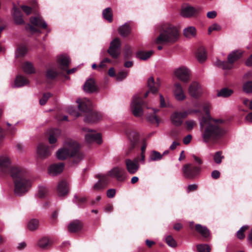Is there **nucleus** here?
<instances>
[{
	"label": "nucleus",
	"instance_id": "nucleus-33",
	"mask_svg": "<svg viewBox=\"0 0 252 252\" xmlns=\"http://www.w3.org/2000/svg\"><path fill=\"white\" fill-rule=\"evenodd\" d=\"M61 131L59 129H54L50 133L49 137L50 144H53L57 141V138L60 135Z\"/></svg>",
	"mask_w": 252,
	"mask_h": 252
},
{
	"label": "nucleus",
	"instance_id": "nucleus-54",
	"mask_svg": "<svg viewBox=\"0 0 252 252\" xmlns=\"http://www.w3.org/2000/svg\"><path fill=\"white\" fill-rule=\"evenodd\" d=\"M210 107H211V105L208 102L205 103L204 104L203 110L207 115L206 117H203L205 119H208L209 117L210 118H211V117L210 116V113H209V110H210Z\"/></svg>",
	"mask_w": 252,
	"mask_h": 252
},
{
	"label": "nucleus",
	"instance_id": "nucleus-27",
	"mask_svg": "<svg viewBox=\"0 0 252 252\" xmlns=\"http://www.w3.org/2000/svg\"><path fill=\"white\" fill-rule=\"evenodd\" d=\"M183 34L187 38H192L196 36V30L193 26L187 27L183 30Z\"/></svg>",
	"mask_w": 252,
	"mask_h": 252
},
{
	"label": "nucleus",
	"instance_id": "nucleus-51",
	"mask_svg": "<svg viewBox=\"0 0 252 252\" xmlns=\"http://www.w3.org/2000/svg\"><path fill=\"white\" fill-rule=\"evenodd\" d=\"M198 252H210V247L206 244L198 245L196 246Z\"/></svg>",
	"mask_w": 252,
	"mask_h": 252
},
{
	"label": "nucleus",
	"instance_id": "nucleus-13",
	"mask_svg": "<svg viewBox=\"0 0 252 252\" xmlns=\"http://www.w3.org/2000/svg\"><path fill=\"white\" fill-rule=\"evenodd\" d=\"M121 41L118 38L113 39L108 49V53L113 59H117L121 54Z\"/></svg>",
	"mask_w": 252,
	"mask_h": 252
},
{
	"label": "nucleus",
	"instance_id": "nucleus-42",
	"mask_svg": "<svg viewBox=\"0 0 252 252\" xmlns=\"http://www.w3.org/2000/svg\"><path fill=\"white\" fill-rule=\"evenodd\" d=\"M39 222L37 220L32 219L28 223V228L31 230H34L38 227Z\"/></svg>",
	"mask_w": 252,
	"mask_h": 252
},
{
	"label": "nucleus",
	"instance_id": "nucleus-19",
	"mask_svg": "<svg viewBox=\"0 0 252 252\" xmlns=\"http://www.w3.org/2000/svg\"><path fill=\"white\" fill-rule=\"evenodd\" d=\"M126 168L128 172L130 174H135L139 168V165L138 162V159L134 160L130 159H126L125 160Z\"/></svg>",
	"mask_w": 252,
	"mask_h": 252
},
{
	"label": "nucleus",
	"instance_id": "nucleus-40",
	"mask_svg": "<svg viewBox=\"0 0 252 252\" xmlns=\"http://www.w3.org/2000/svg\"><path fill=\"white\" fill-rule=\"evenodd\" d=\"M27 52V49L24 45H20L17 47L15 52L16 57L24 56Z\"/></svg>",
	"mask_w": 252,
	"mask_h": 252
},
{
	"label": "nucleus",
	"instance_id": "nucleus-62",
	"mask_svg": "<svg viewBox=\"0 0 252 252\" xmlns=\"http://www.w3.org/2000/svg\"><path fill=\"white\" fill-rule=\"evenodd\" d=\"M192 139V136L190 134H188L183 139V142L185 144L187 145L189 144Z\"/></svg>",
	"mask_w": 252,
	"mask_h": 252
},
{
	"label": "nucleus",
	"instance_id": "nucleus-14",
	"mask_svg": "<svg viewBox=\"0 0 252 252\" xmlns=\"http://www.w3.org/2000/svg\"><path fill=\"white\" fill-rule=\"evenodd\" d=\"M83 130L88 132L85 136L87 143L95 142L99 144L102 143L101 135L100 133H96L94 130L86 127L83 128Z\"/></svg>",
	"mask_w": 252,
	"mask_h": 252
},
{
	"label": "nucleus",
	"instance_id": "nucleus-24",
	"mask_svg": "<svg viewBox=\"0 0 252 252\" xmlns=\"http://www.w3.org/2000/svg\"><path fill=\"white\" fill-rule=\"evenodd\" d=\"M147 83L150 91L152 93L155 94L157 92L160 85V81L158 78L157 81H155L153 77H150L148 79Z\"/></svg>",
	"mask_w": 252,
	"mask_h": 252
},
{
	"label": "nucleus",
	"instance_id": "nucleus-50",
	"mask_svg": "<svg viewBox=\"0 0 252 252\" xmlns=\"http://www.w3.org/2000/svg\"><path fill=\"white\" fill-rule=\"evenodd\" d=\"M107 182L102 179L100 180L94 186V189L95 190H99L103 189L106 186Z\"/></svg>",
	"mask_w": 252,
	"mask_h": 252
},
{
	"label": "nucleus",
	"instance_id": "nucleus-15",
	"mask_svg": "<svg viewBox=\"0 0 252 252\" xmlns=\"http://www.w3.org/2000/svg\"><path fill=\"white\" fill-rule=\"evenodd\" d=\"M127 136L129 140V148L134 149L139 143V135L137 132L132 130L126 131Z\"/></svg>",
	"mask_w": 252,
	"mask_h": 252
},
{
	"label": "nucleus",
	"instance_id": "nucleus-3",
	"mask_svg": "<svg viewBox=\"0 0 252 252\" xmlns=\"http://www.w3.org/2000/svg\"><path fill=\"white\" fill-rule=\"evenodd\" d=\"M80 145L77 142L72 139H67L63 143V147L57 152V158L63 160L68 157H73V162L77 163L83 159L84 155L79 152Z\"/></svg>",
	"mask_w": 252,
	"mask_h": 252
},
{
	"label": "nucleus",
	"instance_id": "nucleus-41",
	"mask_svg": "<svg viewBox=\"0 0 252 252\" xmlns=\"http://www.w3.org/2000/svg\"><path fill=\"white\" fill-rule=\"evenodd\" d=\"M47 193L48 189L45 186L43 185L39 186L38 192L36 194L38 197L40 198H43L47 194Z\"/></svg>",
	"mask_w": 252,
	"mask_h": 252
},
{
	"label": "nucleus",
	"instance_id": "nucleus-5",
	"mask_svg": "<svg viewBox=\"0 0 252 252\" xmlns=\"http://www.w3.org/2000/svg\"><path fill=\"white\" fill-rule=\"evenodd\" d=\"M78 104V108L82 111L88 112L85 116V121L87 123H95L102 118V114L98 112L92 110L93 104L91 101L87 98L84 100L78 99L76 101Z\"/></svg>",
	"mask_w": 252,
	"mask_h": 252
},
{
	"label": "nucleus",
	"instance_id": "nucleus-20",
	"mask_svg": "<svg viewBox=\"0 0 252 252\" xmlns=\"http://www.w3.org/2000/svg\"><path fill=\"white\" fill-rule=\"evenodd\" d=\"M173 92L175 98L179 101H183L186 97L183 88L179 83L174 84Z\"/></svg>",
	"mask_w": 252,
	"mask_h": 252
},
{
	"label": "nucleus",
	"instance_id": "nucleus-39",
	"mask_svg": "<svg viewBox=\"0 0 252 252\" xmlns=\"http://www.w3.org/2000/svg\"><path fill=\"white\" fill-rule=\"evenodd\" d=\"M162 158V155L159 152L156 151H153L150 155L149 158V161H158L160 160Z\"/></svg>",
	"mask_w": 252,
	"mask_h": 252
},
{
	"label": "nucleus",
	"instance_id": "nucleus-55",
	"mask_svg": "<svg viewBox=\"0 0 252 252\" xmlns=\"http://www.w3.org/2000/svg\"><path fill=\"white\" fill-rule=\"evenodd\" d=\"M57 75V72L53 69L48 70L46 73V76L49 79H53L55 78Z\"/></svg>",
	"mask_w": 252,
	"mask_h": 252
},
{
	"label": "nucleus",
	"instance_id": "nucleus-46",
	"mask_svg": "<svg viewBox=\"0 0 252 252\" xmlns=\"http://www.w3.org/2000/svg\"><path fill=\"white\" fill-rule=\"evenodd\" d=\"M165 241L169 247H175L177 245L175 240L171 235H168L165 237Z\"/></svg>",
	"mask_w": 252,
	"mask_h": 252
},
{
	"label": "nucleus",
	"instance_id": "nucleus-30",
	"mask_svg": "<svg viewBox=\"0 0 252 252\" xmlns=\"http://www.w3.org/2000/svg\"><path fill=\"white\" fill-rule=\"evenodd\" d=\"M29 82V81L23 76L18 75L15 78L13 87H21L28 84Z\"/></svg>",
	"mask_w": 252,
	"mask_h": 252
},
{
	"label": "nucleus",
	"instance_id": "nucleus-43",
	"mask_svg": "<svg viewBox=\"0 0 252 252\" xmlns=\"http://www.w3.org/2000/svg\"><path fill=\"white\" fill-rule=\"evenodd\" d=\"M132 55L131 48L128 45H126L124 48V57L125 59L130 58Z\"/></svg>",
	"mask_w": 252,
	"mask_h": 252
},
{
	"label": "nucleus",
	"instance_id": "nucleus-23",
	"mask_svg": "<svg viewBox=\"0 0 252 252\" xmlns=\"http://www.w3.org/2000/svg\"><path fill=\"white\" fill-rule=\"evenodd\" d=\"M12 16L16 24L22 25L24 24V20L23 19L22 14L20 9L15 5L12 9Z\"/></svg>",
	"mask_w": 252,
	"mask_h": 252
},
{
	"label": "nucleus",
	"instance_id": "nucleus-31",
	"mask_svg": "<svg viewBox=\"0 0 252 252\" xmlns=\"http://www.w3.org/2000/svg\"><path fill=\"white\" fill-rule=\"evenodd\" d=\"M119 34L123 37L127 36L130 32L131 28L129 23L127 22L120 26L118 30Z\"/></svg>",
	"mask_w": 252,
	"mask_h": 252
},
{
	"label": "nucleus",
	"instance_id": "nucleus-61",
	"mask_svg": "<svg viewBox=\"0 0 252 252\" xmlns=\"http://www.w3.org/2000/svg\"><path fill=\"white\" fill-rule=\"evenodd\" d=\"M243 103L246 106L252 110V99H245L243 101Z\"/></svg>",
	"mask_w": 252,
	"mask_h": 252
},
{
	"label": "nucleus",
	"instance_id": "nucleus-6",
	"mask_svg": "<svg viewBox=\"0 0 252 252\" xmlns=\"http://www.w3.org/2000/svg\"><path fill=\"white\" fill-rule=\"evenodd\" d=\"M242 52L240 51H235L231 52L228 56V62L221 61L217 59L215 65L223 70H230L233 67V63L241 58Z\"/></svg>",
	"mask_w": 252,
	"mask_h": 252
},
{
	"label": "nucleus",
	"instance_id": "nucleus-45",
	"mask_svg": "<svg viewBox=\"0 0 252 252\" xmlns=\"http://www.w3.org/2000/svg\"><path fill=\"white\" fill-rule=\"evenodd\" d=\"M223 158L224 157L222 155V152L220 151L216 152L213 157L214 161L217 164H220Z\"/></svg>",
	"mask_w": 252,
	"mask_h": 252
},
{
	"label": "nucleus",
	"instance_id": "nucleus-52",
	"mask_svg": "<svg viewBox=\"0 0 252 252\" xmlns=\"http://www.w3.org/2000/svg\"><path fill=\"white\" fill-rule=\"evenodd\" d=\"M185 125L186 129L190 131L192 130L195 126H196V123L195 121L189 120L186 122Z\"/></svg>",
	"mask_w": 252,
	"mask_h": 252
},
{
	"label": "nucleus",
	"instance_id": "nucleus-60",
	"mask_svg": "<svg viewBox=\"0 0 252 252\" xmlns=\"http://www.w3.org/2000/svg\"><path fill=\"white\" fill-rule=\"evenodd\" d=\"M217 15V12L215 11H209L207 14V17L209 19H214Z\"/></svg>",
	"mask_w": 252,
	"mask_h": 252
},
{
	"label": "nucleus",
	"instance_id": "nucleus-1",
	"mask_svg": "<svg viewBox=\"0 0 252 252\" xmlns=\"http://www.w3.org/2000/svg\"><path fill=\"white\" fill-rule=\"evenodd\" d=\"M10 173L14 180V193L21 196L25 194L32 186V181L27 176V172L23 168L12 166L10 158L6 155L0 156V175Z\"/></svg>",
	"mask_w": 252,
	"mask_h": 252
},
{
	"label": "nucleus",
	"instance_id": "nucleus-47",
	"mask_svg": "<svg viewBox=\"0 0 252 252\" xmlns=\"http://www.w3.org/2000/svg\"><path fill=\"white\" fill-rule=\"evenodd\" d=\"M248 228V225H244L237 232L236 235L238 239H243L245 238L244 232Z\"/></svg>",
	"mask_w": 252,
	"mask_h": 252
},
{
	"label": "nucleus",
	"instance_id": "nucleus-8",
	"mask_svg": "<svg viewBox=\"0 0 252 252\" xmlns=\"http://www.w3.org/2000/svg\"><path fill=\"white\" fill-rule=\"evenodd\" d=\"M182 170L186 178L192 179L200 173L201 168L200 166H196L192 163H187L183 166Z\"/></svg>",
	"mask_w": 252,
	"mask_h": 252
},
{
	"label": "nucleus",
	"instance_id": "nucleus-7",
	"mask_svg": "<svg viewBox=\"0 0 252 252\" xmlns=\"http://www.w3.org/2000/svg\"><path fill=\"white\" fill-rule=\"evenodd\" d=\"M144 105V103L141 96L138 94L134 95L131 103L130 109L135 117H139L143 115Z\"/></svg>",
	"mask_w": 252,
	"mask_h": 252
},
{
	"label": "nucleus",
	"instance_id": "nucleus-4",
	"mask_svg": "<svg viewBox=\"0 0 252 252\" xmlns=\"http://www.w3.org/2000/svg\"><path fill=\"white\" fill-rule=\"evenodd\" d=\"M179 31L175 26L165 24L161 26L160 33L155 42L157 44L174 43L179 39Z\"/></svg>",
	"mask_w": 252,
	"mask_h": 252
},
{
	"label": "nucleus",
	"instance_id": "nucleus-56",
	"mask_svg": "<svg viewBox=\"0 0 252 252\" xmlns=\"http://www.w3.org/2000/svg\"><path fill=\"white\" fill-rule=\"evenodd\" d=\"M51 94L50 93H46L43 94L42 97L40 99L39 103L40 105H43L45 104L47 100L51 96Z\"/></svg>",
	"mask_w": 252,
	"mask_h": 252
},
{
	"label": "nucleus",
	"instance_id": "nucleus-48",
	"mask_svg": "<svg viewBox=\"0 0 252 252\" xmlns=\"http://www.w3.org/2000/svg\"><path fill=\"white\" fill-rule=\"evenodd\" d=\"M243 91L246 93H252V81L245 83L243 87Z\"/></svg>",
	"mask_w": 252,
	"mask_h": 252
},
{
	"label": "nucleus",
	"instance_id": "nucleus-36",
	"mask_svg": "<svg viewBox=\"0 0 252 252\" xmlns=\"http://www.w3.org/2000/svg\"><path fill=\"white\" fill-rule=\"evenodd\" d=\"M233 93V91L229 89L225 88L221 89L218 92L217 96L223 97H227L230 96Z\"/></svg>",
	"mask_w": 252,
	"mask_h": 252
},
{
	"label": "nucleus",
	"instance_id": "nucleus-17",
	"mask_svg": "<svg viewBox=\"0 0 252 252\" xmlns=\"http://www.w3.org/2000/svg\"><path fill=\"white\" fill-rule=\"evenodd\" d=\"M54 147H49L43 143H40L37 148V153L39 157L45 158L50 155Z\"/></svg>",
	"mask_w": 252,
	"mask_h": 252
},
{
	"label": "nucleus",
	"instance_id": "nucleus-25",
	"mask_svg": "<svg viewBox=\"0 0 252 252\" xmlns=\"http://www.w3.org/2000/svg\"><path fill=\"white\" fill-rule=\"evenodd\" d=\"M84 90L89 93H92L96 90V85L93 79H89L85 82L84 85Z\"/></svg>",
	"mask_w": 252,
	"mask_h": 252
},
{
	"label": "nucleus",
	"instance_id": "nucleus-44",
	"mask_svg": "<svg viewBox=\"0 0 252 252\" xmlns=\"http://www.w3.org/2000/svg\"><path fill=\"white\" fill-rule=\"evenodd\" d=\"M153 111L154 114L151 116H148L147 117V119L152 123H155L158 125L159 123V120L155 115L158 111V110L156 109H153Z\"/></svg>",
	"mask_w": 252,
	"mask_h": 252
},
{
	"label": "nucleus",
	"instance_id": "nucleus-11",
	"mask_svg": "<svg viewBox=\"0 0 252 252\" xmlns=\"http://www.w3.org/2000/svg\"><path fill=\"white\" fill-rule=\"evenodd\" d=\"M198 110H189L188 111L183 112H177L173 113L171 116V121L172 123L175 126H179L183 123V119L187 117L189 114L197 113L199 112Z\"/></svg>",
	"mask_w": 252,
	"mask_h": 252
},
{
	"label": "nucleus",
	"instance_id": "nucleus-64",
	"mask_svg": "<svg viewBox=\"0 0 252 252\" xmlns=\"http://www.w3.org/2000/svg\"><path fill=\"white\" fill-rule=\"evenodd\" d=\"M197 188V186L196 184H191L188 186L187 191L189 192L191 191L195 190Z\"/></svg>",
	"mask_w": 252,
	"mask_h": 252
},
{
	"label": "nucleus",
	"instance_id": "nucleus-53",
	"mask_svg": "<svg viewBox=\"0 0 252 252\" xmlns=\"http://www.w3.org/2000/svg\"><path fill=\"white\" fill-rule=\"evenodd\" d=\"M221 29V27L218 24L215 23L208 28V32L210 34L213 31H220Z\"/></svg>",
	"mask_w": 252,
	"mask_h": 252
},
{
	"label": "nucleus",
	"instance_id": "nucleus-21",
	"mask_svg": "<svg viewBox=\"0 0 252 252\" xmlns=\"http://www.w3.org/2000/svg\"><path fill=\"white\" fill-rule=\"evenodd\" d=\"M57 190L59 196H66L69 190L68 182L66 180H62L59 182L57 187Z\"/></svg>",
	"mask_w": 252,
	"mask_h": 252
},
{
	"label": "nucleus",
	"instance_id": "nucleus-34",
	"mask_svg": "<svg viewBox=\"0 0 252 252\" xmlns=\"http://www.w3.org/2000/svg\"><path fill=\"white\" fill-rule=\"evenodd\" d=\"M103 18L107 20L109 23L113 21V13L112 9L110 7H107L104 9L102 11Z\"/></svg>",
	"mask_w": 252,
	"mask_h": 252
},
{
	"label": "nucleus",
	"instance_id": "nucleus-10",
	"mask_svg": "<svg viewBox=\"0 0 252 252\" xmlns=\"http://www.w3.org/2000/svg\"><path fill=\"white\" fill-rule=\"evenodd\" d=\"M201 10L200 7H193L189 4H185L181 7L180 14L183 17L190 18L197 16Z\"/></svg>",
	"mask_w": 252,
	"mask_h": 252
},
{
	"label": "nucleus",
	"instance_id": "nucleus-2",
	"mask_svg": "<svg viewBox=\"0 0 252 252\" xmlns=\"http://www.w3.org/2000/svg\"><path fill=\"white\" fill-rule=\"evenodd\" d=\"M222 122L221 120H215L209 117L208 119L202 117L200 125L201 128L204 127L202 137L205 142L217 140L226 133V130L220 126Z\"/></svg>",
	"mask_w": 252,
	"mask_h": 252
},
{
	"label": "nucleus",
	"instance_id": "nucleus-49",
	"mask_svg": "<svg viewBox=\"0 0 252 252\" xmlns=\"http://www.w3.org/2000/svg\"><path fill=\"white\" fill-rule=\"evenodd\" d=\"M128 71L122 70L118 73L116 77V79L118 81H121L126 77Z\"/></svg>",
	"mask_w": 252,
	"mask_h": 252
},
{
	"label": "nucleus",
	"instance_id": "nucleus-28",
	"mask_svg": "<svg viewBox=\"0 0 252 252\" xmlns=\"http://www.w3.org/2000/svg\"><path fill=\"white\" fill-rule=\"evenodd\" d=\"M196 57L200 63H203L206 60L207 53L205 49L203 47H200L197 49Z\"/></svg>",
	"mask_w": 252,
	"mask_h": 252
},
{
	"label": "nucleus",
	"instance_id": "nucleus-9",
	"mask_svg": "<svg viewBox=\"0 0 252 252\" xmlns=\"http://www.w3.org/2000/svg\"><path fill=\"white\" fill-rule=\"evenodd\" d=\"M30 22L32 25L29 24L26 27V29L32 34L40 32L39 30L37 28L34 27V26L36 27H41L43 29H46L47 27V23L39 16L31 17Z\"/></svg>",
	"mask_w": 252,
	"mask_h": 252
},
{
	"label": "nucleus",
	"instance_id": "nucleus-29",
	"mask_svg": "<svg viewBox=\"0 0 252 252\" xmlns=\"http://www.w3.org/2000/svg\"><path fill=\"white\" fill-rule=\"evenodd\" d=\"M82 224L81 221L76 220L71 222L68 225V229L70 232H76L82 228Z\"/></svg>",
	"mask_w": 252,
	"mask_h": 252
},
{
	"label": "nucleus",
	"instance_id": "nucleus-26",
	"mask_svg": "<svg viewBox=\"0 0 252 252\" xmlns=\"http://www.w3.org/2000/svg\"><path fill=\"white\" fill-rule=\"evenodd\" d=\"M70 62V59L66 55H62L58 57V64L62 69L66 68L69 65Z\"/></svg>",
	"mask_w": 252,
	"mask_h": 252
},
{
	"label": "nucleus",
	"instance_id": "nucleus-59",
	"mask_svg": "<svg viewBox=\"0 0 252 252\" xmlns=\"http://www.w3.org/2000/svg\"><path fill=\"white\" fill-rule=\"evenodd\" d=\"M116 194V190L115 189H109L107 191V196L109 198H113Z\"/></svg>",
	"mask_w": 252,
	"mask_h": 252
},
{
	"label": "nucleus",
	"instance_id": "nucleus-32",
	"mask_svg": "<svg viewBox=\"0 0 252 252\" xmlns=\"http://www.w3.org/2000/svg\"><path fill=\"white\" fill-rule=\"evenodd\" d=\"M154 51L150 50L149 51H139L136 53V57L142 60H147L150 58L153 55Z\"/></svg>",
	"mask_w": 252,
	"mask_h": 252
},
{
	"label": "nucleus",
	"instance_id": "nucleus-12",
	"mask_svg": "<svg viewBox=\"0 0 252 252\" xmlns=\"http://www.w3.org/2000/svg\"><path fill=\"white\" fill-rule=\"evenodd\" d=\"M175 76L183 83H188L190 78V70L185 66H180L174 70Z\"/></svg>",
	"mask_w": 252,
	"mask_h": 252
},
{
	"label": "nucleus",
	"instance_id": "nucleus-16",
	"mask_svg": "<svg viewBox=\"0 0 252 252\" xmlns=\"http://www.w3.org/2000/svg\"><path fill=\"white\" fill-rule=\"evenodd\" d=\"M109 175L114 177L118 181H122L126 179V172L124 168L119 167H115L109 172Z\"/></svg>",
	"mask_w": 252,
	"mask_h": 252
},
{
	"label": "nucleus",
	"instance_id": "nucleus-58",
	"mask_svg": "<svg viewBox=\"0 0 252 252\" xmlns=\"http://www.w3.org/2000/svg\"><path fill=\"white\" fill-rule=\"evenodd\" d=\"M7 125L9 126V127L7 129L9 134L11 135L14 134V133L16 131V128H15V126H11V125L8 123H7Z\"/></svg>",
	"mask_w": 252,
	"mask_h": 252
},
{
	"label": "nucleus",
	"instance_id": "nucleus-37",
	"mask_svg": "<svg viewBox=\"0 0 252 252\" xmlns=\"http://www.w3.org/2000/svg\"><path fill=\"white\" fill-rule=\"evenodd\" d=\"M50 245V242L48 237H43L40 239L37 242V246L41 248L45 249Z\"/></svg>",
	"mask_w": 252,
	"mask_h": 252
},
{
	"label": "nucleus",
	"instance_id": "nucleus-38",
	"mask_svg": "<svg viewBox=\"0 0 252 252\" xmlns=\"http://www.w3.org/2000/svg\"><path fill=\"white\" fill-rule=\"evenodd\" d=\"M22 68L23 71L27 74H32L35 72V69L32 64L29 62L25 63L22 66Z\"/></svg>",
	"mask_w": 252,
	"mask_h": 252
},
{
	"label": "nucleus",
	"instance_id": "nucleus-57",
	"mask_svg": "<svg viewBox=\"0 0 252 252\" xmlns=\"http://www.w3.org/2000/svg\"><path fill=\"white\" fill-rule=\"evenodd\" d=\"M192 157L193 158V161L196 163V166H200L203 163V160L200 157L195 155H192Z\"/></svg>",
	"mask_w": 252,
	"mask_h": 252
},
{
	"label": "nucleus",
	"instance_id": "nucleus-35",
	"mask_svg": "<svg viewBox=\"0 0 252 252\" xmlns=\"http://www.w3.org/2000/svg\"><path fill=\"white\" fill-rule=\"evenodd\" d=\"M195 230L201 234L203 237H207L209 235V231L205 226L198 224L195 225Z\"/></svg>",
	"mask_w": 252,
	"mask_h": 252
},
{
	"label": "nucleus",
	"instance_id": "nucleus-63",
	"mask_svg": "<svg viewBox=\"0 0 252 252\" xmlns=\"http://www.w3.org/2000/svg\"><path fill=\"white\" fill-rule=\"evenodd\" d=\"M211 177L214 179H217L220 177V172L218 170H214L211 173Z\"/></svg>",
	"mask_w": 252,
	"mask_h": 252
},
{
	"label": "nucleus",
	"instance_id": "nucleus-22",
	"mask_svg": "<svg viewBox=\"0 0 252 252\" xmlns=\"http://www.w3.org/2000/svg\"><path fill=\"white\" fill-rule=\"evenodd\" d=\"M64 166L63 163L53 164L49 167L48 173L51 175L56 176L63 171Z\"/></svg>",
	"mask_w": 252,
	"mask_h": 252
},
{
	"label": "nucleus",
	"instance_id": "nucleus-18",
	"mask_svg": "<svg viewBox=\"0 0 252 252\" xmlns=\"http://www.w3.org/2000/svg\"><path fill=\"white\" fill-rule=\"evenodd\" d=\"M188 92L191 97L194 98L199 97L202 94L200 85L196 82H192L189 87Z\"/></svg>",
	"mask_w": 252,
	"mask_h": 252
}]
</instances>
